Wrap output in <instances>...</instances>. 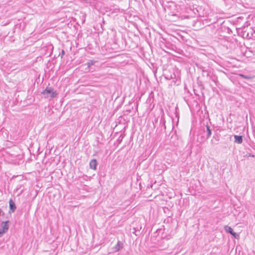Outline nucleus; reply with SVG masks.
Wrapping results in <instances>:
<instances>
[{"label": "nucleus", "instance_id": "obj_1", "mask_svg": "<svg viewBox=\"0 0 255 255\" xmlns=\"http://www.w3.org/2000/svg\"><path fill=\"white\" fill-rule=\"evenodd\" d=\"M202 75L203 76H206L208 77L209 79L212 80L216 84L218 82V77L213 73H212L210 71L203 69Z\"/></svg>", "mask_w": 255, "mask_h": 255}, {"label": "nucleus", "instance_id": "obj_5", "mask_svg": "<svg viewBox=\"0 0 255 255\" xmlns=\"http://www.w3.org/2000/svg\"><path fill=\"white\" fill-rule=\"evenodd\" d=\"M9 222L8 221H6L5 222H2L1 224V229L0 231L4 234L6 231L8 230L9 226L7 225V223Z\"/></svg>", "mask_w": 255, "mask_h": 255}, {"label": "nucleus", "instance_id": "obj_12", "mask_svg": "<svg viewBox=\"0 0 255 255\" xmlns=\"http://www.w3.org/2000/svg\"><path fill=\"white\" fill-rule=\"evenodd\" d=\"M166 78L167 79H174L176 78V75L174 73H173L172 74H171L170 76L167 75L166 76Z\"/></svg>", "mask_w": 255, "mask_h": 255}, {"label": "nucleus", "instance_id": "obj_14", "mask_svg": "<svg viewBox=\"0 0 255 255\" xmlns=\"http://www.w3.org/2000/svg\"><path fill=\"white\" fill-rule=\"evenodd\" d=\"M199 68H200L202 71V70H203V69H204V68L203 66H200Z\"/></svg>", "mask_w": 255, "mask_h": 255}, {"label": "nucleus", "instance_id": "obj_6", "mask_svg": "<svg viewBox=\"0 0 255 255\" xmlns=\"http://www.w3.org/2000/svg\"><path fill=\"white\" fill-rule=\"evenodd\" d=\"M220 139V135L218 134H215L213 136L212 139L211 140V144L212 145H215L218 144V142Z\"/></svg>", "mask_w": 255, "mask_h": 255}, {"label": "nucleus", "instance_id": "obj_16", "mask_svg": "<svg viewBox=\"0 0 255 255\" xmlns=\"http://www.w3.org/2000/svg\"><path fill=\"white\" fill-rule=\"evenodd\" d=\"M3 233L2 232H1L0 231V237H1L2 235H3Z\"/></svg>", "mask_w": 255, "mask_h": 255}, {"label": "nucleus", "instance_id": "obj_3", "mask_svg": "<svg viewBox=\"0 0 255 255\" xmlns=\"http://www.w3.org/2000/svg\"><path fill=\"white\" fill-rule=\"evenodd\" d=\"M202 129L203 132V136L205 137L206 139H208L212 134V130L210 126L208 125L204 126L202 127Z\"/></svg>", "mask_w": 255, "mask_h": 255}, {"label": "nucleus", "instance_id": "obj_10", "mask_svg": "<svg viewBox=\"0 0 255 255\" xmlns=\"http://www.w3.org/2000/svg\"><path fill=\"white\" fill-rule=\"evenodd\" d=\"M123 244L121 242L118 241L117 245L114 247L115 251H119L123 248Z\"/></svg>", "mask_w": 255, "mask_h": 255}, {"label": "nucleus", "instance_id": "obj_7", "mask_svg": "<svg viewBox=\"0 0 255 255\" xmlns=\"http://www.w3.org/2000/svg\"><path fill=\"white\" fill-rule=\"evenodd\" d=\"M98 163L95 159H92L89 163L90 168L91 169L96 170L97 169V166Z\"/></svg>", "mask_w": 255, "mask_h": 255}, {"label": "nucleus", "instance_id": "obj_17", "mask_svg": "<svg viewBox=\"0 0 255 255\" xmlns=\"http://www.w3.org/2000/svg\"><path fill=\"white\" fill-rule=\"evenodd\" d=\"M172 82H173L175 84L176 83V81L174 80L172 81Z\"/></svg>", "mask_w": 255, "mask_h": 255}, {"label": "nucleus", "instance_id": "obj_2", "mask_svg": "<svg viewBox=\"0 0 255 255\" xmlns=\"http://www.w3.org/2000/svg\"><path fill=\"white\" fill-rule=\"evenodd\" d=\"M41 94L43 95L48 94L50 95V97L51 98H54L57 95L56 91H54L53 88L52 87H47L43 92H41Z\"/></svg>", "mask_w": 255, "mask_h": 255}, {"label": "nucleus", "instance_id": "obj_13", "mask_svg": "<svg viewBox=\"0 0 255 255\" xmlns=\"http://www.w3.org/2000/svg\"><path fill=\"white\" fill-rule=\"evenodd\" d=\"M239 75L240 77H241L242 78H243L244 79H251V76L245 75L242 74H240Z\"/></svg>", "mask_w": 255, "mask_h": 255}, {"label": "nucleus", "instance_id": "obj_9", "mask_svg": "<svg viewBox=\"0 0 255 255\" xmlns=\"http://www.w3.org/2000/svg\"><path fill=\"white\" fill-rule=\"evenodd\" d=\"M9 206L10 210H11L12 212H14L16 208V207L14 202L11 199L9 200Z\"/></svg>", "mask_w": 255, "mask_h": 255}, {"label": "nucleus", "instance_id": "obj_11", "mask_svg": "<svg viewBox=\"0 0 255 255\" xmlns=\"http://www.w3.org/2000/svg\"><path fill=\"white\" fill-rule=\"evenodd\" d=\"M96 63V61H94V60H89L87 63V66L88 67H90V66H91L92 65H93L95 64V63Z\"/></svg>", "mask_w": 255, "mask_h": 255}, {"label": "nucleus", "instance_id": "obj_8", "mask_svg": "<svg viewBox=\"0 0 255 255\" xmlns=\"http://www.w3.org/2000/svg\"><path fill=\"white\" fill-rule=\"evenodd\" d=\"M234 142L238 144H241L243 141V137L242 135H234Z\"/></svg>", "mask_w": 255, "mask_h": 255}, {"label": "nucleus", "instance_id": "obj_15", "mask_svg": "<svg viewBox=\"0 0 255 255\" xmlns=\"http://www.w3.org/2000/svg\"><path fill=\"white\" fill-rule=\"evenodd\" d=\"M61 54H62V55H63L65 54V52L63 50H62Z\"/></svg>", "mask_w": 255, "mask_h": 255}, {"label": "nucleus", "instance_id": "obj_4", "mask_svg": "<svg viewBox=\"0 0 255 255\" xmlns=\"http://www.w3.org/2000/svg\"><path fill=\"white\" fill-rule=\"evenodd\" d=\"M224 229L226 232L230 233L231 235L233 236L236 239H238L239 236L235 232H234L233 229L228 226H225Z\"/></svg>", "mask_w": 255, "mask_h": 255}]
</instances>
